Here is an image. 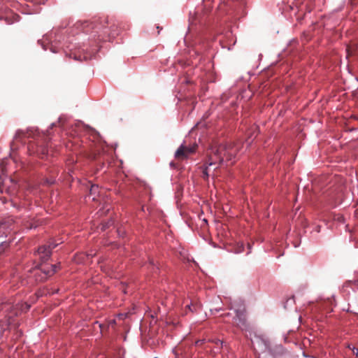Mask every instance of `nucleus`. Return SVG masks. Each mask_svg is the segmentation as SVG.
<instances>
[{"mask_svg":"<svg viewBox=\"0 0 358 358\" xmlns=\"http://www.w3.org/2000/svg\"><path fill=\"white\" fill-rule=\"evenodd\" d=\"M237 149L231 144H220L218 145H212L207 150V161L206 164L208 166L220 164L224 158L230 161L235 156Z\"/></svg>","mask_w":358,"mask_h":358,"instance_id":"f257e3e1","label":"nucleus"},{"mask_svg":"<svg viewBox=\"0 0 358 358\" xmlns=\"http://www.w3.org/2000/svg\"><path fill=\"white\" fill-rule=\"evenodd\" d=\"M59 243H49L38 248V255L41 260V263L38 266L37 271H40L43 275L41 280H45L48 277L52 275L57 270V264H46L45 261L48 259L51 255V250L55 248Z\"/></svg>","mask_w":358,"mask_h":358,"instance_id":"f03ea898","label":"nucleus"},{"mask_svg":"<svg viewBox=\"0 0 358 358\" xmlns=\"http://www.w3.org/2000/svg\"><path fill=\"white\" fill-rule=\"evenodd\" d=\"M93 29L101 30L104 34L114 37L118 34V23L113 19L108 17L99 18L90 22Z\"/></svg>","mask_w":358,"mask_h":358,"instance_id":"7ed1b4c3","label":"nucleus"},{"mask_svg":"<svg viewBox=\"0 0 358 358\" xmlns=\"http://www.w3.org/2000/svg\"><path fill=\"white\" fill-rule=\"evenodd\" d=\"M197 145H186L182 144L175 152V158L177 160H184L187 159L190 155L194 153L196 150Z\"/></svg>","mask_w":358,"mask_h":358,"instance_id":"20e7f679","label":"nucleus"},{"mask_svg":"<svg viewBox=\"0 0 358 358\" xmlns=\"http://www.w3.org/2000/svg\"><path fill=\"white\" fill-rule=\"evenodd\" d=\"M234 324L242 330L248 329L249 325L246 321L244 308H240L236 310V316L234 318Z\"/></svg>","mask_w":358,"mask_h":358,"instance_id":"39448f33","label":"nucleus"},{"mask_svg":"<svg viewBox=\"0 0 358 358\" xmlns=\"http://www.w3.org/2000/svg\"><path fill=\"white\" fill-rule=\"evenodd\" d=\"M28 150L31 155L36 153L37 155L41 156L43 158L44 156L48 155V150L46 148L43 147L41 145H37L36 149L34 148V144L30 143L28 145Z\"/></svg>","mask_w":358,"mask_h":358,"instance_id":"423d86ee","label":"nucleus"},{"mask_svg":"<svg viewBox=\"0 0 358 358\" xmlns=\"http://www.w3.org/2000/svg\"><path fill=\"white\" fill-rule=\"evenodd\" d=\"M34 134L31 130H28L27 131H24L22 130H17L15 135V140H22L24 138L34 137Z\"/></svg>","mask_w":358,"mask_h":358,"instance_id":"0eeeda50","label":"nucleus"},{"mask_svg":"<svg viewBox=\"0 0 358 358\" xmlns=\"http://www.w3.org/2000/svg\"><path fill=\"white\" fill-rule=\"evenodd\" d=\"M224 3H225L224 1ZM226 4L231 7L232 9H237L243 4V0H227Z\"/></svg>","mask_w":358,"mask_h":358,"instance_id":"6e6552de","label":"nucleus"},{"mask_svg":"<svg viewBox=\"0 0 358 358\" xmlns=\"http://www.w3.org/2000/svg\"><path fill=\"white\" fill-rule=\"evenodd\" d=\"M115 324V320H110L108 322L107 324H99V328L101 329V331L103 332V330H105L107 328H109L110 327H114Z\"/></svg>","mask_w":358,"mask_h":358,"instance_id":"1a4fd4ad","label":"nucleus"},{"mask_svg":"<svg viewBox=\"0 0 358 358\" xmlns=\"http://www.w3.org/2000/svg\"><path fill=\"white\" fill-rule=\"evenodd\" d=\"M8 224L6 222L0 223V238L3 236H6V229Z\"/></svg>","mask_w":358,"mask_h":358,"instance_id":"9d476101","label":"nucleus"},{"mask_svg":"<svg viewBox=\"0 0 358 358\" xmlns=\"http://www.w3.org/2000/svg\"><path fill=\"white\" fill-rule=\"evenodd\" d=\"M99 186H98V185H92L91 186L90 189V194L91 195H95V194H99Z\"/></svg>","mask_w":358,"mask_h":358,"instance_id":"9b49d317","label":"nucleus"},{"mask_svg":"<svg viewBox=\"0 0 358 358\" xmlns=\"http://www.w3.org/2000/svg\"><path fill=\"white\" fill-rule=\"evenodd\" d=\"M0 169L1 171V175L4 174L6 172V161L3 160L0 164Z\"/></svg>","mask_w":358,"mask_h":358,"instance_id":"f8f14e48","label":"nucleus"},{"mask_svg":"<svg viewBox=\"0 0 358 358\" xmlns=\"http://www.w3.org/2000/svg\"><path fill=\"white\" fill-rule=\"evenodd\" d=\"M209 176V174L208 173V166H206L203 170V178L205 180H207Z\"/></svg>","mask_w":358,"mask_h":358,"instance_id":"ddd939ff","label":"nucleus"},{"mask_svg":"<svg viewBox=\"0 0 358 358\" xmlns=\"http://www.w3.org/2000/svg\"><path fill=\"white\" fill-rule=\"evenodd\" d=\"M213 342L215 343L217 348L220 349L222 348V342L220 340H215Z\"/></svg>","mask_w":358,"mask_h":358,"instance_id":"4468645a","label":"nucleus"},{"mask_svg":"<svg viewBox=\"0 0 358 358\" xmlns=\"http://www.w3.org/2000/svg\"><path fill=\"white\" fill-rule=\"evenodd\" d=\"M186 308L191 312H194V310H196V308L195 306L192 304V305H187L186 306Z\"/></svg>","mask_w":358,"mask_h":358,"instance_id":"2eb2a0df","label":"nucleus"},{"mask_svg":"<svg viewBox=\"0 0 358 358\" xmlns=\"http://www.w3.org/2000/svg\"><path fill=\"white\" fill-rule=\"evenodd\" d=\"M350 283H351L353 286L358 287V278L352 281H350Z\"/></svg>","mask_w":358,"mask_h":358,"instance_id":"dca6fc26","label":"nucleus"},{"mask_svg":"<svg viewBox=\"0 0 358 358\" xmlns=\"http://www.w3.org/2000/svg\"><path fill=\"white\" fill-rule=\"evenodd\" d=\"M29 308V306L27 303L22 304L21 306V310H27Z\"/></svg>","mask_w":358,"mask_h":358,"instance_id":"f3484780","label":"nucleus"},{"mask_svg":"<svg viewBox=\"0 0 358 358\" xmlns=\"http://www.w3.org/2000/svg\"><path fill=\"white\" fill-rule=\"evenodd\" d=\"M203 343V340H199V341H197L196 342V345H198V346L201 345Z\"/></svg>","mask_w":358,"mask_h":358,"instance_id":"a211bd4d","label":"nucleus"},{"mask_svg":"<svg viewBox=\"0 0 358 358\" xmlns=\"http://www.w3.org/2000/svg\"><path fill=\"white\" fill-rule=\"evenodd\" d=\"M106 227H108V224H103L102 227H101V230H104Z\"/></svg>","mask_w":358,"mask_h":358,"instance_id":"6ab92c4d","label":"nucleus"},{"mask_svg":"<svg viewBox=\"0 0 358 358\" xmlns=\"http://www.w3.org/2000/svg\"><path fill=\"white\" fill-rule=\"evenodd\" d=\"M1 244H2L3 245H6V246H8V244H7L5 241H2V242H1Z\"/></svg>","mask_w":358,"mask_h":358,"instance_id":"aec40b11","label":"nucleus"},{"mask_svg":"<svg viewBox=\"0 0 358 358\" xmlns=\"http://www.w3.org/2000/svg\"><path fill=\"white\" fill-rule=\"evenodd\" d=\"M203 1H206V2H210H210H212L213 0H203Z\"/></svg>","mask_w":358,"mask_h":358,"instance_id":"412c9836","label":"nucleus"},{"mask_svg":"<svg viewBox=\"0 0 358 358\" xmlns=\"http://www.w3.org/2000/svg\"><path fill=\"white\" fill-rule=\"evenodd\" d=\"M36 226H33V225H31L29 227L30 228H33V227H36Z\"/></svg>","mask_w":358,"mask_h":358,"instance_id":"4be33fe9","label":"nucleus"},{"mask_svg":"<svg viewBox=\"0 0 358 358\" xmlns=\"http://www.w3.org/2000/svg\"><path fill=\"white\" fill-rule=\"evenodd\" d=\"M155 358H157V357H155Z\"/></svg>","mask_w":358,"mask_h":358,"instance_id":"5701e85b","label":"nucleus"}]
</instances>
